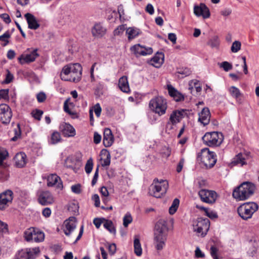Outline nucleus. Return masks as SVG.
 I'll return each instance as SVG.
<instances>
[{"label": "nucleus", "mask_w": 259, "mask_h": 259, "mask_svg": "<svg viewBox=\"0 0 259 259\" xmlns=\"http://www.w3.org/2000/svg\"><path fill=\"white\" fill-rule=\"evenodd\" d=\"M28 252L26 249H23L19 252V259H28Z\"/></svg>", "instance_id": "nucleus-56"}, {"label": "nucleus", "mask_w": 259, "mask_h": 259, "mask_svg": "<svg viewBox=\"0 0 259 259\" xmlns=\"http://www.w3.org/2000/svg\"><path fill=\"white\" fill-rule=\"evenodd\" d=\"M202 141L209 147L218 146L223 141V136L222 133L217 132L207 133L202 137Z\"/></svg>", "instance_id": "nucleus-8"}, {"label": "nucleus", "mask_w": 259, "mask_h": 259, "mask_svg": "<svg viewBox=\"0 0 259 259\" xmlns=\"http://www.w3.org/2000/svg\"><path fill=\"white\" fill-rule=\"evenodd\" d=\"M194 13L196 16H202L204 19L208 18L210 16L208 8L203 3L194 6Z\"/></svg>", "instance_id": "nucleus-13"}, {"label": "nucleus", "mask_w": 259, "mask_h": 259, "mask_svg": "<svg viewBox=\"0 0 259 259\" xmlns=\"http://www.w3.org/2000/svg\"><path fill=\"white\" fill-rule=\"evenodd\" d=\"M38 201L42 205H47L54 202L52 194L48 191L42 192L38 197Z\"/></svg>", "instance_id": "nucleus-18"}, {"label": "nucleus", "mask_w": 259, "mask_h": 259, "mask_svg": "<svg viewBox=\"0 0 259 259\" xmlns=\"http://www.w3.org/2000/svg\"><path fill=\"white\" fill-rule=\"evenodd\" d=\"M134 252L138 256H140L142 254V249L140 241V239L138 236H135L134 241Z\"/></svg>", "instance_id": "nucleus-30"}, {"label": "nucleus", "mask_w": 259, "mask_h": 259, "mask_svg": "<svg viewBox=\"0 0 259 259\" xmlns=\"http://www.w3.org/2000/svg\"><path fill=\"white\" fill-rule=\"evenodd\" d=\"M13 79V75L9 71H8V73L6 75V77L5 80V83H9Z\"/></svg>", "instance_id": "nucleus-62"}, {"label": "nucleus", "mask_w": 259, "mask_h": 259, "mask_svg": "<svg viewBox=\"0 0 259 259\" xmlns=\"http://www.w3.org/2000/svg\"><path fill=\"white\" fill-rule=\"evenodd\" d=\"M8 232V225L0 220V233H4Z\"/></svg>", "instance_id": "nucleus-51"}, {"label": "nucleus", "mask_w": 259, "mask_h": 259, "mask_svg": "<svg viewBox=\"0 0 259 259\" xmlns=\"http://www.w3.org/2000/svg\"><path fill=\"white\" fill-rule=\"evenodd\" d=\"M28 25V28L31 29H37L40 25L38 23L36 18L32 14L27 13L24 15Z\"/></svg>", "instance_id": "nucleus-19"}, {"label": "nucleus", "mask_w": 259, "mask_h": 259, "mask_svg": "<svg viewBox=\"0 0 259 259\" xmlns=\"http://www.w3.org/2000/svg\"><path fill=\"white\" fill-rule=\"evenodd\" d=\"M168 187V184L167 181L161 180L159 181L157 179H155L149 187V193L156 198H160L165 195Z\"/></svg>", "instance_id": "nucleus-4"}, {"label": "nucleus", "mask_w": 259, "mask_h": 259, "mask_svg": "<svg viewBox=\"0 0 259 259\" xmlns=\"http://www.w3.org/2000/svg\"><path fill=\"white\" fill-rule=\"evenodd\" d=\"M13 194V192L10 190H8L0 194V209H5L8 203L12 202Z\"/></svg>", "instance_id": "nucleus-14"}, {"label": "nucleus", "mask_w": 259, "mask_h": 259, "mask_svg": "<svg viewBox=\"0 0 259 259\" xmlns=\"http://www.w3.org/2000/svg\"><path fill=\"white\" fill-rule=\"evenodd\" d=\"M101 140V136L97 132H95L94 135V142L97 144H99Z\"/></svg>", "instance_id": "nucleus-61"}, {"label": "nucleus", "mask_w": 259, "mask_h": 259, "mask_svg": "<svg viewBox=\"0 0 259 259\" xmlns=\"http://www.w3.org/2000/svg\"><path fill=\"white\" fill-rule=\"evenodd\" d=\"M80 187V184L72 185L71 186V190L76 194H79L81 192Z\"/></svg>", "instance_id": "nucleus-58"}, {"label": "nucleus", "mask_w": 259, "mask_h": 259, "mask_svg": "<svg viewBox=\"0 0 259 259\" xmlns=\"http://www.w3.org/2000/svg\"><path fill=\"white\" fill-rule=\"evenodd\" d=\"M118 87L123 92L128 93L130 91L127 77L125 76L121 77L118 81Z\"/></svg>", "instance_id": "nucleus-27"}, {"label": "nucleus", "mask_w": 259, "mask_h": 259, "mask_svg": "<svg viewBox=\"0 0 259 259\" xmlns=\"http://www.w3.org/2000/svg\"><path fill=\"white\" fill-rule=\"evenodd\" d=\"M31 114L35 119L40 120L43 114V111L40 110L36 109L35 111H32Z\"/></svg>", "instance_id": "nucleus-48"}, {"label": "nucleus", "mask_w": 259, "mask_h": 259, "mask_svg": "<svg viewBox=\"0 0 259 259\" xmlns=\"http://www.w3.org/2000/svg\"><path fill=\"white\" fill-rule=\"evenodd\" d=\"M220 13L224 16H228L231 14L232 10L230 8H225L222 10Z\"/></svg>", "instance_id": "nucleus-63"}, {"label": "nucleus", "mask_w": 259, "mask_h": 259, "mask_svg": "<svg viewBox=\"0 0 259 259\" xmlns=\"http://www.w3.org/2000/svg\"><path fill=\"white\" fill-rule=\"evenodd\" d=\"M241 46V42L238 40H235L232 44L231 47V50L233 53H237L240 50Z\"/></svg>", "instance_id": "nucleus-42"}, {"label": "nucleus", "mask_w": 259, "mask_h": 259, "mask_svg": "<svg viewBox=\"0 0 259 259\" xmlns=\"http://www.w3.org/2000/svg\"><path fill=\"white\" fill-rule=\"evenodd\" d=\"M26 52L27 53L22 54L19 58V60L21 64H23L24 63H28L33 62L35 61L36 57L39 56L37 53V49L31 50L30 49H28Z\"/></svg>", "instance_id": "nucleus-12"}, {"label": "nucleus", "mask_w": 259, "mask_h": 259, "mask_svg": "<svg viewBox=\"0 0 259 259\" xmlns=\"http://www.w3.org/2000/svg\"><path fill=\"white\" fill-rule=\"evenodd\" d=\"M125 30V26L124 25H121L119 26L114 31V35H120L121 33H122Z\"/></svg>", "instance_id": "nucleus-55"}, {"label": "nucleus", "mask_w": 259, "mask_h": 259, "mask_svg": "<svg viewBox=\"0 0 259 259\" xmlns=\"http://www.w3.org/2000/svg\"><path fill=\"white\" fill-rule=\"evenodd\" d=\"M205 214L210 219H215L218 217V215L216 212L209 210L208 209L205 212Z\"/></svg>", "instance_id": "nucleus-57"}, {"label": "nucleus", "mask_w": 259, "mask_h": 259, "mask_svg": "<svg viewBox=\"0 0 259 259\" xmlns=\"http://www.w3.org/2000/svg\"><path fill=\"white\" fill-rule=\"evenodd\" d=\"M81 71L82 67L79 64H70L62 68L60 77L63 80L77 82L81 79Z\"/></svg>", "instance_id": "nucleus-2"}, {"label": "nucleus", "mask_w": 259, "mask_h": 259, "mask_svg": "<svg viewBox=\"0 0 259 259\" xmlns=\"http://www.w3.org/2000/svg\"><path fill=\"white\" fill-rule=\"evenodd\" d=\"M177 73L182 75L181 77H184L189 75L191 73V71L188 68H185L180 69Z\"/></svg>", "instance_id": "nucleus-47"}, {"label": "nucleus", "mask_w": 259, "mask_h": 259, "mask_svg": "<svg viewBox=\"0 0 259 259\" xmlns=\"http://www.w3.org/2000/svg\"><path fill=\"white\" fill-rule=\"evenodd\" d=\"M8 156V152L7 150L2 149H0V165L3 164V161L6 158V157Z\"/></svg>", "instance_id": "nucleus-50"}, {"label": "nucleus", "mask_w": 259, "mask_h": 259, "mask_svg": "<svg viewBox=\"0 0 259 259\" xmlns=\"http://www.w3.org/2000/svg\"><path fill=\"white\" fill-rule=\"evenodd\" d=\"M167 90L169 95L172 97L177 102L184 100V96L176 90L171 85H167Z\"/></svg>", "instance_id": "nucleus-24"}, {"label": "nucleus", "mask_w": 259, "mask_h": 259, "mask_svg": "<svg viewBox=\"0 0 259 259\" xmlns=\"http://www.w3.org/2000/svg\"><path fill=\"white\" fill-rule=\"evenodd\" d=\"M101 111L102 109L100 104L99 103L96 104L94 106V111L98 117L100 116Z\"/></svg>", "instance_id": "nucleus-59"}, {"label": "nucleus", "mask_w": 259, "mask_h": 259, "mask_svg": "<svg viewBox=\"0 0 259 259\" xmlns=\"http://www.w3.org/2000/svg\"><path fill=\"white\" fill-rule=\"evenodd\" d=\"M229 91L231 95L236 99H237L241 95L239 89L234 86L231 87Z\"/></svg>", "instance_id": "nucleus-38"}, {"label": "nucleus", "mask_w": 259, "mask_h": 259, "mask_svg": "<svg viewBox=\"0 0 259 259\" xmlns=\"http://www.w3.org/2000/svg\"><path fill=\"white\" fill-rule=\"evenodd\" d=\"M61 140L60 134L58 132H54L51 135V143L55 144L59 142Z\"/></svg>", "instance_id": "nucleus-40"}, {"label": "nucleus", "mask_w": 259, "mask_h": 259, "mask_svg": "<svg viewBox=\"0 0 259 259\" xmlns=\"http://www.w3.org/2000/svg\"><path fill=\"white\" fill-rule=\"evenodd\" d=\"M220 67L223 68L225 71H228L233 68L232 65L227 61H224L219 64Z\"/></svg>", "instance_id": "nucleus-44"}, {"label": "nucleus", "mask_w": 259, "mask_h": 259, "mask_svg": "<svg viewBox=\"0 0 259 259\" xmlns=\"http://www.w3.org/2000/svg\"><path fill=\"white\" fill-rule=\"evenodd\" d=\"M220 44V39L217 35L212 36L207 42V45L209 46L212 49H219Z\"/></svg>", "instance_id": "nucleus-32"}, {"label": "nucleus", "mask_w": 259, "mask_h": 259, "mask_svg": "<svg viewBox=\"0 0 259 259\" xmlns=\"http://www.w3.org/2000/svg\"><path fill=\"white\" fill-rule=\"evenodd\" d=\"M59 129L62 135L66 137H72L76 134L74 128L69 123L65 122L61 123Z\"/></svg>", "instance_id": "nucleus-16"}, {"label": "nucleus", "mask_w": 259, "mask_h": 259, "mask_svg": "<svg viewBox=\"0 0 259 259\" xmlns=\"http://www.w3.org/2000/svg\"><path fill=\"white\" fill-rule=\"evenodd\" d=\"M186 110H174L171 114L169 120L172 124H176L179 122L183 118L186 114Z\"/></svg>", "instance_id": "nucleus-17"}, {"label": "nucleus", "mask_w": 259, "mask_h": 259, "mask_svg": "<svg viewBox=\"0 0 259 259\" xmlns=\"http://www.w3.org/2000/svg\"><path fill=\"white\" fill-rule=\"evenodd\" d=\"M106 33V29L100 23L95 24L92 29V33L94 37H101Z\"/></svg>", "instance_id": "nucleus-23"}, {"label": "nucleus", "mask_w": 259, "mask_h": 259, "mask_svg": "<svg viewBox=\"0 0 259 259\" xmlns=\"http://www.w3.org/2000/svg\"><path fill=\"white\" fill-rule=\"evenodd\" d=\"M104 220L103 226L110 233L115 235L116 234V229L114 226L113 222L110 220H108L105 219H103Z\"/></svg>", "instance_id": "nucleus-31"}, {"label": "nucleus", "mask_w": 259, "mask_h": 259, "mask_svg": "<svg viewBox=\"0 0 259 259\" xmlns=\"http://www.w3.org/2000/svg\"><path fill=\"white\" fill-rule=\"evenodd\" d=\"M46 95L44 92H40L36 95L37 100L39 103L44 102L46 100Z\"/></svg>", "instance_id": "nucleus-53"}, {"label": "nucleus", "mask_w": 259, "mask_h": 259, "mask_svg": "<svg viewBox=\"0 0 259 259\" xmlns=\"http://www.w3.org/2000/svg\"><path fill=\"white\" fill-rule=\"evenodd\" d=\"M133 221V218L130 213H127L125 214L123 219V225L125 227H127L128 225Z\"/></svg>", "instance_id": "nucleus-43"}, {"label": "nucleus", "mask_w": 259, "mask_h": 259, "mask_svg": "<svg viewBox=\"0 0 259 259\" xmlns=\"http://www.w3.org/2000/svg\"><path fill=\"white\" fill-rule=\"evenodd\" d=\"M26 156L24 153L17 154L14 157L15 165L18 167H24L26 163Z\"/></svg>", "instance_id": "nucleus-26"}, {"label": "nucleus", "mask_w": 259, "mask_h": 259, "mask_svg": "<svg viewBox=\"0 0 259 259\" xmlns=\"http://www.w3.org/2000/svg\"><path fill=\"white\" fill-rule=\"evenodd\" d=\"M131 51L137 57L139 56H146L152 53L151 48H146L139 44L136 45L131 48Z\"/></svg>", "instance_id": "nucleus-15"}, {"label": "nucleus", "mask_w": 259, "mask_h": 259, "mask_svg": "<svg viewBox=\"0 0 259 259\" xmlns=\"http://www.w3.org/2000/svg\"><path fill=\"white\" fill-rule=\"evenodd\" d=\"M168 228L166 219H159L155 226L154 244L157 250H161L165 245Z\"/></svg>", "instance_id": "nucleus-1"}, {"label": "nucleus", "mask_w": 259, "mask_h": 259, "mask_svg": "<svg viewBox=\"0 0 259 259\" xmlns=\"http://www.w3.org/2000/svg\"><path fill=\"white\" fill-rule=\"evenodd\" d=\"M93 167V160L92 158H90L85 165V171L87 174H89L91 172Z\"/></svg>", "instance_id": "nucleus-41"}, {"label": "nucleus", "mask_w": 259, "mask_h": 259, "mask_svg": "<svg viewBox=\"0 0 259 259\" xmlns=\"http://www.w3.org/2000/svg\"><path fill=\"white\" fill-rule=\"evenodd\" d=\"M103 218H95L93 221V223L97 228H99L102 224H104V220Z\"/></svg>", "instance_id": "nucleus-54"}, {"label": "nucleus", "mask_w": 259, "mask_h": 259, "mask_svg": "<svg viewBox=\"0 0 259 259\" xmlns=\"http://www.w3.org/2000/svg\"><path fill=\"white\" fill-rule=\"evenodd\" d=\"M26 251L28 252V258L34 259L36 255L39 252V248L35 247L33 248H26Z\"/></svg>", "instance_id": "nucleus-37"}, {"label": "nucleus", "mask_w": 259, "mask_h": 259, "mask_svg": "<svg viewBox=\"0 0 259 259\" xmlns=\"http://www.w3.org/2000/svg\"><path fill=\"white\" fill-rule=\"evenodd\" d=\"M197 158L201 161L207 168H211L217 162L216 155L214 152H210L208 148L201 149L198 153Z\"/></svg>", "instance_id": "nucleus-6"}, {"label": "nucleus", "mask_w": 259, "mask_h": 259, "mask_svg": "<svg viewBox=\"0 0 259 259\" xmlns=\"http://www.w3.org/2000/svg\"><path fill=\"white\" fill-rule=\"evenodd\" d=\"M209 226L210 222L207 218H200L197 219L196 224L193 225V230L198 235L204 237L206 235Z\"/></svg>", "instance_id": "nucleus-9"}, {"label": "nucleus", "mask_w": 259, "mask_h": 259, "mask_svg": "<svg viewBox=\"0 0 259 259\" xmlns=\"http://www.w3.org/2000/svg\"><path fill=\"white\" fill-rule=\"evenodd\" d=\"M101 155L102 156L101 160H103L102 163V166H108L110 164V153L107 149H103L101 151Z\"/></svg>", "instance_id": "nucleus-28"}, {"label": "nucleus", "mask_w": 259, "mask_h": 259, "mask_svg": "<svg viewBox=\"0 0 259 259\" xmlns=\"http://www.w3.org/2000/svg\"><path fill=\"white\" fill-rule=\"evenodd\" d=\"M210 113L208 108H204L199 114L198 121L204 125H207L210 121Z\"/></svg>", "instance_id": "nucleus-22"}, {"label": "nucleus", "mask_w": 259, "mask_h": 259, "mask_svg": "<svg viewBox=\"0 0 259 259\" xmlns=\"http://www.w3.org/2000/svg\"><path fill=\"white\" fill-rule=\"evenodd\" d=\"M65 227L64 232L66 236H69L71 233L74 231L76 228V225L74 223H71L66 221L65 223Z\"/></svg>", "instance_id": "nucleus-33"}, {"label": "nucleus", "mask_w": 259, "mask_h": 259, "mask_svg": "<svg viewBox=\"0 0 259 259\" xmlns=\"http://www.w3.org/2000/svg\"><path fill=\"white\" fill-rule=\"evenodd\" d=\"M245 158L241 153L237 154L233 159L232 161V164L234 165L240 164L241 166L245 164Z\"/></svg>", "instance_id": "nucleus-34"}, {"label": "nucleus", "mask_w": 259, "mask_h": 259, "mask_svg": "<svg viewBox=\"0 0 259 259\" xmlns=\"http://www.w3.org/2000/svg\"><path fill=\"white\" fill-rule=\"evenodd\" d=\"M0 17L2 18L7 24H9L11 22L10 16L6 13L1 14Z\"/></svg>", "instance_id": "nucleus-60"}, {"label": "nucleus", "mask_w": 259, "mask_h": 259, "mask_svg": "<svg viewBox=\"0 0 259 259\" xmlns=\"http://www.w3.org/2000/svg\"><path fill=\"white\" fill-rule=\"evenodd\" d=\"M150 109L159 116L164 114L167 109L166 100L162 97L151 99L149 104Z\"/></svg>", "instance_id": "nucleus-7"}, {"label": "nucleus", "mask_w": 259, "mask_h": 259, "mask_svg": "<svg viewBox=\"0 0 259 259\" xmlns=\"http://www.w3.org/2000/svg\"><path fill=\"white\" fill-rule=\"evenodd\" d=\"M201 200L207 203H214L217 199V194L214 191L202 189L199 192Z\"/></svg>", "instance_id": "nucleus-11"}, {"label": "nucleus", "mask_w": 259, "mask_h": 259, "mask_svg": "<svg viewBox=\"0 0 259 259\" xmlns=\"http://www.w3.org/2000/svg\"><path fill=\"white\" fill-rule=\"evenodd\" d=\"M164 61V54L162 53H157L151 60V64L154 67H159Z\"/></svg>", "instance_id": "nucleus-25"}, {"label": "nucleus", "mask_w": 259, "mask_h": 259, "mask_svg": "<svg viewBox=\"0 0 259 259\" xmlns=\"http://www.w3.org/2000/svg\"><path fill=\"white\" fill-rule=\"evenodd\" d=\"M35 229L34 228H30L26 230L24 232V237L26 241H29L33 240V235L35 232Z\"/></svg>", "instance_id": "nucleus-35"}, {"label": "nucleus", "mask_w": 259, "mask_h": 259, "mask_svg": "<svg viewBox=\"0 0 259 259\" xmlns=\"http://www.w3.org/2000/svg\"><path fill=\"white\" fill-rule=\"evenodd\" d=\"M171 153L170 149L167 147H163L160 151V154L163 157L167 158L169 156Z\"/></svg>", "instance_id": "nucleus-46"}, {"label": "nucleus", "mask_w": 259, "mask_h": 259, "mask_svg": "<svg viewBox=\"0 0 259 259\" xmlns=\"http://www.w3.org/2000/svg\"><path fill=\"white\" fill-rule=\"evenodd\" d=\"M116 250V245L114 243L111 244L108 246V251L111 254H113Z\"/></svg>", "instance_id": "nucleus-64"}, {"label": "nucleus", "mask_w": 259, "mask_h": 259, "mask_svg": "<svg viewBox=\"0 0 259 259\" xmlns=\"http://www.w3.org/2000/svg\"><path fill=\"white\" fill-rule=\"evenodd\" d=\"M11 36L8 31H6L4 34L0 35V41H4L5 43L4 44L3 46H6L9 42L8 38H10Z\"/></svg>", "instance_id": "nucleus-45"}, {"label": "nucleus", "mask_w": 259, "mask_h": 259, "mask_svg": "<svg viewBox=\"0 0 259 259\" xmlns=\"http://www.w3.org/2000/svg\"><path fill=\"white\" fill-rule=\"evenodd\" d=\"M256 189L255 185L249 182H244L233 190L232 196L237 201H245L252 196Z\"/></svg>", "instance_id": "nucleus-3"}, {"label": "nucleus", "mask_w": 259, "mask_h": 259, "mask_svg": "<svg viewBox=\"0 0 259 259\" xmlns=\"http://www.w3.org/2000/svg\"><path fill=\"white\" fill-rule=\"evenodd\" d=\"M180 204V200L178 198H175L172 203L171 206L169 208V213L170 214H174L177 210Z\"/></svg>", "instance_id": "nucleus-39"}, {"label": "nucleus", "mask_w": 259, "mask_h": 259, "mask_svg": "<svg viewBox=\"0 0 259 259\" xmlns=\"http://www.w3.org/2000/svg\"><path fill=\"white\" fill-rule=\"evenodd\" d=\"M114 141L113 136L111 131L106 128L103 135V144L105 147H109L112 145Z\"/></svg>", "instance_id": "nucleus-21"}, {"label": "nucleus", "mask_w": 259, "mask_h": 259, "mask_svg": "<svg viewBox=\"0 0 259 259\" xmlns=\"http://www.w3.org/2000/svg\"><path fill=\"white\" fill-rule=\"evenodd\" d=\"M258 204L254 202H245L238 207L237 212L243 220H247L258 210Z\"/></svg>", "instance_id": "nucleus-5"}, {"label": "nucleus", "mask_w": 259, "mask_h": 259, "mask_svg": "<svg viewBox=\"0 0 259 259\" xmlns=\"http://www.w3.org/2000/svg\"><path fill=\"white\" fill-rule=\"evenodd\" d=\"M47 185L49 187L56 185L59 188H63V185L60 178L56 174H51L47 179Z\"/></svg>", "instance_id": "nucleus-20"}, {"label": "nucleus", "mask_w": 259, "mask_h": 259, "mask_svg": "<svg viewBox=\"0 0 259 259\" xmlns=\"http://www.w3.org/2000/svg\"><path fill=\"white\" fill-rule=\"evenodd\" d=\"M218 252V249L216 247L212 246L210 247V253L211 256L212 257L213 259H221L218 257L217 254Z\"/></svg>", "instance_id": "nucleus-49"}, {"label": "nucleus", "mask_w": 259, "mask_h": 259, "mask_svg": "<svg viewBox=\"0 0 259 259\" xmlns=\"http://www.w3.org/2000/svg\"><path fill=\"white\" fill-rule=\"evenodd\" d=\"M12 116L11 108L6 104L0 105V121L2 123L8 124L10 123Z\"/></svg>", "instance_id": "nucleus-10"}, {"label": "nucleus", "mask_w": 259, "mask_h": 259, "mask_svg": "<svg viewBox=\"0 0 259 259\" xmlns=\"http://www.w3.org/2000/svg\"><path fill=\"white\" fill-rule=\"evenodd\" d=\"M9 89H2L0 90V98L8 99L9 98Z\"/></svg>", "instance_id": "nucleus-52"}, {"label": "nucleus", "mask_w": 259, "mask_h": 259, "mask_svg": "<svg viewBox=\"0 0 259 259\" xmlns=\"http://www.w3.org/2000/svg\"><path fill=\"white\" fill-rule=\"evenodd\" d=\"M141 33L140 30L136 27H129L126 30V34L129 40L135 38Z\"/></svg>", "instance_id": "nucleus-29"}, {"label": "nucleus", "mask_w": 259, "mask_h": 259, "mask_svg": "<svg viewBox=\"0 0 259 259\" xmlns=\"http://www.w3.org/2000/svg\"><path fill=\"white\" fill-rule=\"evenodd\" d=\"M35 232L33 235V240L36 242L42 241L45 239V234L44 232L35 229Z\"/></svg>", "instance_id": "nucleus-36"}]
</instances>
